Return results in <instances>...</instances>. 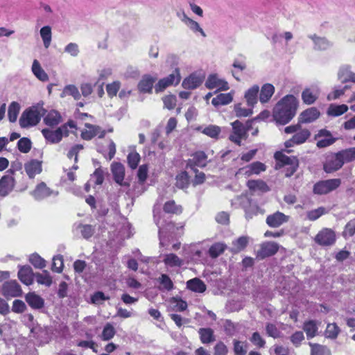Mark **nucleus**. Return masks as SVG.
I'll list each match as a JSON object with an SVG mask.
<instances>
[{"label": "nucleus", "instance_id": "nucleus-46", "mask_svg": "<svg viewBox=\"0 0 355 355\" xmlns=\"http://www.w3.org/2000/svg\"><path fill=\"white\" fill-rule=\"evenodd\" d=\"M247 185L250 190H259L263 192L269 191L268 185L262 180H249Z\"/></svg>", "mask_w": 355, "mask_h": 355}, {"label": "nucleus", "instance_id": "nucleus-7", "mask_svg": "<svg viewBox=\"0 0 355 355\" xmlns=\"http://www.w3.org/2000/svg\"><path fill=\"white\" fill-rule=\"evenodd\" d=\"M180 79L181 76L180 69L176 68L172 73L158 81L155 87V92H161L171 85H178L180 83Z\"/></svg>", "mask_w": 355, "mask_h": 355}, {"label": "nucleus", "instance_id": "nucleus-41", "mask_svg": "<svg viewBox=\"0 0 355 355\" xmlns=\"http://www.w3.org/2000/svg\"><path fill=\"white\" fill-rule=\"evenodd\" d=\"M163 261L169 267H180L184 263L183 260L173 253L166 254Z\"/></svg>", "mask_w": 355, "mask_h": 355}, {"label": "nucleus", "instance_id": "nucleus-30", "mask_svg": "<svg viewBox=\"0 0 355 355\" xmlns=\"http://www.w3.org/2000/svg\"><path fill=\"white\" fill-rule=\"evenodd\" d=\"M44 116V123L50 127H54L58 125L62 122V116L56 110H51Z\"/></svg>", "mask_w": 355, "mask_h": 355}, {"label": "nucleus", "instance_id": "nucleus-43", "mask_svg": "<svg viewBox=\"0 0 355 355\" xmlns=\"http://www.w3.org/2000/svg\"><path fill=\"white\" fill-rule=\"evenodd\" d=\"M198 130H202L201 132L204 135L213 139H217L221 132L220 128L216 125H209L204 128H199Z\"/></svg>", "mask_w": 355, "mask_h": 355}, {"label": "nucleus", "instance_id": "nucleus-44", "mask_svg": "<svg viewBox=\"0 0 355 355\" xmlns=\"http://www.w3.org/2000/svg\"><path fill=\"white\" fill-rule=\"evenodd\" d=\"M164 211L168 214L178 215L182 212V207L177 205L174 200H168L164 205Z\"/></svg>", "mask_w": 355, "mask_h": 355}, {"label": "nucleus", "instance_id": "nucleus-13", "mask_svg": "<svg viewBox=\"0 0 355 355\" xmlns=\"http://www.w3.org/2000/svg\"><path fill=\"white\" fill-rule=\"evenodd\" d=\"M85 126L86 128L81 132V137L84 140H91L96 136H98L99 139H102L105 135V130L98 125L87 123L85 124Z\"/></svg>", "mask_w": 355, "mask_h": 355}, {"label": "nucleus", "instance_id": "nucleus-23", "mask_svg": "<svg viewBox=\"0 0 355 355\" xmlns=\"http://www.w3.org/2000/svg\"><path fill=\"white\" fill-rule=\"evenodd\" d=\"M107 146L97 144V150L102 153L105 159L110 161L116 154V145L112 139L106 141Z\"/></svg>", "mask_w": 355, "mask_h": 355}, {"label": "nucleus", "instance_id": "nucleus-11", "mask_svg": "<svg viewBox=\"0 0 355 355\" xmlns=\"http://www.w3.org/2000/svg\"><path fill=\"white\" fill-rule=\"evenodd\" d=\"M315 241L320 245H331L336 241L335 232L331 229L324 228L315 236Z\"/></svg>", "mask_w": 355, "mask_h": 355}, {"label": "nucleus", "instance_id": "nucleus-21", "mask_svg": "<svg viewBox=\"0 0 355 355\" xmlns=\"http://www.w3.org/2000/svg\"><path fill=\"white\" fill-rule=\"evenodd\" d=\"M320 94V89L317 86L306 88L302 93V99L306 105H311L315 102Z\"/></svg>", "mask_w": 355, "mask_h": 355}, {"label": "nucleus", "instance_id": "nucleus-50", "mask_svg": "<svg viewBox=\"0 0 355 355\" xmlns=\"http://www.w3.org/2000/svg\"><path fill=\"white\" fill-rule=\"evenodd\" d=\"M40 35L43 40L45 48H49L51 42V28L49 26L42 27L40 29Z\"/></svg>", "mask_w": 355, "mask_h": 355}, {"label": "nucleus", "instance_id": "nucleus-51", "mask_svg": "<svg viewBox=\"0 0 355 355\" xmlns=\"http://www.w3.org/2000/svg\"><path fill=\"white\" fill-rule=\"evenodd\" d=\"M344 164L355 160V147L349 148L339 151Z\"/></svg>", "mask_w": 355, "mask_h": 355}, {"label": "nucleus", "instance_id": "nucleus-4", "mask_svg": "<svg viewBox=\"0 0 355 355\" xmlns=\"http://www.w3.org/2000/svg\"><path fill=\"white\" fill-rule=\"evenodd\" d=\"M232 126L233 131L229 138L232 142L241 146V140L245 139L248 137L247 132L251 128V122L248 121L244 125L236 120L232 123Z\"/></svg>", "mask_w": 355, "mask_h": 355}, {"label": "nucleus", "instance_id": "nucleus-54", "mask_svg": "<svg viewBox=\"0 0 355 355\" xmlns=\"http://www.w3.org/2000/svg\"><path fill=\"white\" fill-rule=\"evenodd\" d=\"M19 104L15 101L12 102L9 105L8 115L10 122L16 121L19 112Z\"/></svg>", "mask_w": 355, "mask_h": 355}, {"label": "nucleus", "instance_id": "nucleus-9", "mask_svg": "<svg viewBox=\"0 0 355 355\" xmlns=\"http://www.w3.org/2000/svg\"><path fill=\"white\" fill-rule=\"evenodd\" d=\"M13 171L10 169L6 174L0 179V196L6 197L15 187V178L13 177Z\"/></svg>", "mask_w": 355, "mask_h": 355}, {"label": "nucleus", "instance_id": "nucleus-15", "mask_svg": "<svg viewBox=\"0 0 355 355\" xmlns=\"http://www.w3.org/2000/svg\"><path fill=\"white\" fill-rule=\"evenodd\" d=\"M204 79V73L201 72H194L184 79L182 86L186 89H194L202 83Z\"/></svg>", "mask_w": 355, "mask_h": 355}, {"label": "nucleus", "instance_id": "nucleus-33", "mask_svg": "<svg viewBox=\"0 0 355 355\" xmlns=\"http://www.w3.org/2000/svg\"><path fill=\"white\" fill-rule=\"evenodd\" d=\"M74 230L77 232L80 233L81 236L85 239L91 238L95 232L94 227L87 224H76L74 225Z\"/></svg>", "mask_w": 355, "mask_h": 355}, {"label": "nucleus", "instance_id": "nucleus-20", "mask_svg": "<svg viewBox=\"0 0 355 355\" xmlns=\"http://www.w3.org/2000/svg\"><path fill=\"white\" fill-rule=\"evenodd\" d=\"M279 250L278 245L275 242H266L261 245L260 250L257 252V257L260 259H264L274 255Z\"/></svg>", "mask_w": 355, "mask_h": 355}, {"label": "nucleus", "instance_id": "nucleus-55", "mask_svg": "<svg viewBox=\"0 0 355 355\" xmlns=\"http://www.w3.org/2000/svg\"><path fill=\"white\" fill-rule=\"evenodd\" d=\"M29 261L36 268L42 269L46 266V261L37 253L30 255Z\"/></svg>", "mask_w": 355, "mask_h": 355}, {"label": "nucleus", "instance_id": "nucleus-58", "mask_svg": "<svg viewBox=\"0 0 355 355\" xmlns=\"http://www.w3.org/2000/svg\"><path fill=\"white\" fill-rule=\"evenodd\" d=\"M62 94L65 96H71L75 100H78L80 98V94L78 87L73 85H69L64 87Z\"/></svg>", "mask_w": 355, "mask_h": 355}, {"label": "nucleus", "instance_id": "nucleus-29", "mask_svg": "<svg viewBox=\"0 0 355 355\" xmlns=\"http://www.w3.org/2000/svg\"><path fill=\"white\" fill-rule=\"evenodd\" d=\"M28 304L34 309H40L44 306V300L35 293H28L25 297Z\"/></svg>", "mask_w": 355, "mask_h": 355}, {"label": "nucleus", "instance_id": "nucleus-45", "mask_svg": "<svg viewBox=\"0 0 355 355\" xmlns=\"http://www.w3.org/2000/svg\"><path fill=\"white\" fill-rule=\"evenodd\" d=\"M234 352L235 355H245L248 352V344L245 341L233 340Z\"/></svg>", "mask_w": 355, "mask_h": 355}, {"label": "nucleus", "instance_id": "nucleus-42", "mask_svg": "<svg viewBox=\"0 0 355 355\" xmlns=\"http://www.w3.org/2000/svg\"><path fill=\"white\" fill-rule=\"evenodd\" d=\"M187 288L194 292L203 293L206 290V285L202 280L194 278L187 282Z\"/></svg>", "mask_w": 355, "mask_h": 355}, {"label": "nucleus", "instance_id": "nucleus-26", "mask_svg": "<svg viewBox=\"0 0 355 355\" xmlns=\"http://www.w3.org/2000/svg\"><path fill=\"white\" fill-rule=\"evenodd\" d=\"M111 171L114 181L119 185H123L125 175L124 166L119 162H113L111 165Z\"/></svg>", "mask_w": 355, "mask_h": 355}, {"label": "nucleus", "instance_id": "nucleus-34", "mask_svg": "<svg viewBox=\"0 0 355 355\" xmlns=\"http://www.w3.org/2000/svg\"><path fill=\"white\" fill-rule=\"evenodd\" d=\"M349 107L347 105L330 104L327 110V114L329 116L338 117L347 112Z\"/></svg>", "mask_w": 355, "mask_h": 355}, {"label": "nucleus", "instance_id": "nucleus-47", "mask_svg": "<svg viewBox=\"0 0 355 355\" xmlns=\"http://www.w3.org/2000/svg\"><path fill=\"white\" fill-rule=\"evenodd\" d=\"M226 245L223 243H216L209 249V254L211 258H216L225 250Z\"/></svg>", "mask_w": 355, "mask_h": 355}, {"label": "nucleus", "instance_id": "nucleus-5", "mask_svg": "<svg viewBox=\"0 0 355 355\" xmlns=\"http://www.w3.org/2000/svg\"><path fill=\"white\" fill-rule=\"evenodd\" d=\"M341 180L338 178L321 180L313 186V193L318 195L327 194L340 187Z\"/></svg>", "mask_w": 355, "mask_h": 355}, {"label": "nucleus", "instance_id": "nucleus-38", "mask_svg": "<svg viewBox=\"0 0 355 355\" xmlns=\"http://www.w3.org/2000/svg\"><path fill=\"white\" fill-rule=\"evenodd\" d=\"M32 72L37 79L42 82H46L49 80L47 73L42 68L40 62L37 60H34L33 62Z\"/></svg>", "mask_w": 355, "mask_h": 355}, {"label": "nucleus", "instance_id": "nucleus-57", "mask_svg": "<svg viewBox=\"0 0 355 355\" xmlns=\"http://www.w3.org/2000/svg\"><path fill=\"white\" fill-rule=\"evenodd\" d=\"M72 128V129H77L76 123L75 121L72 120L68 121L66 123L61 125L58 128H57L59 133L61 135V138L62 139L63 137H68L69 134V131L68 128Z\"/></svg>", "mask_w": 355, "mask_h": 355}, {"label": "nucleus", "instance_id": "nucleus-32", "mask_svg": "<svg viewBox=\"0 0 355 355\" xmlns=\"http://www.w3.org/2000/svg\"><path fill=\"white\" fill-rule=\"evenodd\" d=\"M275 93V87L270 83H266L264 84L261 89H260V94H259V101L261 103H268L272 95Z\"/></svg>", "mask_w": 355, "mask_h": 355}, {"label": "nucleus", "instance_id": "nucleus-28", "mask_svg": "<svg viewBox=\"0 0 355 355\" xmlns=\"http://www.w3.org/2000/svg\"><path fill=\"white\" fill-rule=\"evenodd\" d=\"M25 171L30 178H33L35 176L42 171V163L36 159H32L25 164Z\"/></svg>", "mask_w": 355, "mask_h": 355}, {"label": "nucleus", "instance_id": "nucleus-37", "mask_svg": "<svg viewBox=\"0 0 355 355\" xmlns=\"http://www.w3.org/2000/svg\"><path fill=\"white\" fill-rule=\"evenodd\" d=\"M233 101V93H221L211 100V103L215 107L230 103Z\"/></svg>", "mask_w": 355, "mask_h": 355}, {"label": "nucleus", "instance_id": "nucleus-12", "mask_svg": "<svg viewBox=\"0 0 355 355\" xmlns=\"http://www.w3.org/2000/svg\"><path fill=\"white\" fill-rule=\"evenodd\" d=\"M22 291L19 284L15 280L6 282L2 285L1 294L7 299L19 297Z\"/></svg>", "mask_w": 355, "mask_h": 355}, {"label": "nucleus", "instance_id": "nucleus-8", "mask_svg": "<svg viewBox=\"0 0 355 355\" xmlns=\"http://www.w3.org/2000/svg\"><path fill=\"white\" fill-rule=\"evenodd\" d=\"M31 194L35 200L40 201L50 196L56 197L59 193L48 187L46 183L42 182L36 186Z\"/></svg>", "mask_w": 355, "mask_h": 355}, {"label": "nucleus", "instance_id": "nucleus-48", "mask_svg": "<svg viewBox=\"0 0 355 355\" xmlns=\"http://www.w3.org/2000/svg\"><path fill=\"white\" fill-rule=\"evenodd\" d=\"M36 281L40 284L50 286L52 283V279L47 270H43L42 273H36L35 275Z\"/></svg>", "mask_w": 355, "mask_h": 355}, {"label": "nucleus", "instance_id": "nucleus-25", "mask_svg": "<svg viewBox=\"0 0 355 355\" xmlns=\"http://www.w3.org/2000/svg\"><path fill=\"white\" fill-rule=\"evenodd\" d=\"M33 274L32 268L29 266H24L20 268L18 272V277L24 284L28 286L33 284Z\"/></svg>", "mask_w": 355, "mask_h": 355}, {"label": "nucleus", "instance_id": "nucleus-1", "mask_svg": "<svg viewBox=\"0 0 355 355\" xmlns=\"http://www.w3.org/2000/svg\"><path fill=\"white\" fill-rule=\"evenodd\" d=\"M298 105L297 99L293 95H286L275 106L272 116L277 123L285 125L295 116Z\"/></svg>", "mask_w": 355, "mask_h": 355}, {"label": "nucleus", "instance_id": "nucleus-36", "mask_svg": "<svg viewBox=\"0 0 355 355\" xmlns=\"http://www.w3.org/2000/svg\"><path fill=\"white\" fill-rule=\"evenodd\" d=\"M42 135L45 139L51 144H58L61 140V135L58 130H51L49 128H44L42 130Z\"/></svg>", "mask_w": 355, "mask_h": 355}, {"label": "nucleus", "instance_id": "nucleus-49", "mask_svg": "<svg viewBox=\"0 0 355 355\" xmlns=\"http://www.w3.org/2000/svg\"><path fill=\"white\" fill-rule=\"evenodd\" d=\"M311 347V355H331L329 349L319 344L310 343Z\"/></svg>", "mask_w": 355, "mask_h": 355}, {"label": "nucleus", "instance_id": "nucleus-53", "mask_svg": "<svg viewBox=\"0 0 355 355\" xmlns=\"http://www.w3.org/2000/svg\"><path fill=\"white\" fill-rule=\"evenodd\" d=\"M248 243V237L241 236L232 242V251L238 252L243 250Z\"/></svg>", "mask_w": 355, "mask_h": 355}, {"label": "nucleus", "instance_id": "nucleus-18", "mask_svg": "<svg viewBox=\"0 0 355 355\" xmlns=\"http://www.w3.org/2000/svg\"><path fill=\"white\" fill-rule=\"evenodd\" d=\"M308 37L312 40L313 47L315 51H326L333 45L332 42L326 37L318 36L316 34H309Z\"/></svg>", "mask_w": 355, "mask_h": 355}, {"label": "nucleus", "instance_id": "nucleus-24", "mask_svg": "<svg viewBox=\"0 0 355 355\" xmlns=\"http://www.w3.org/2000/svg\"><path fill=\"white\" fill-rule=\"evenodd\" d=\"M266 169V166L264 164L260 162H255L243 167L240 169L244 175L246 176H250L253 174L258 175L262 171H265Z\"/></svg>", "mask_w": 355, "mask_h": 355}, {"label": "nucleus", "instance_id": "nucleus-3", "mask_svg": "<svg viewBox=\"0 0 355 355\" xmlns=\"http://www.w3.org/2000/svg\"><path fill=\"white\" fill-rule=\"evenodd\" d=\"M277 164L276 168L284 167L286 177H291L296 171L298 167V159L294 157H288L281 152L275 154Z\"/></svg>", "mask_w": 355, "mask_h": 355}, {"label": "nucleus", "instance_id": "nucleus-63", "mask_svg": "<svg viewBox=\"0 0 355 355\" xmlns=\"http://www.w3.org/2000/svg\"><path fill=\"white\" fill-rule=\"evenodd\" d=\"M121 87V83L119 81H114L112 83L107 84L106 86V91L107 95L112 98L116 96Z\"/></svg>", "mask_w": 355, "mask_h": 355}, {"label": "nucleus", "instance_id": "nucleus-22", "mask_svg": "<svg viewBox=\"0 0 355 355\" xmlns=\"http://www.w3.org/2000/svg\"><path fill=\"white\" fill-rule=\"evenodd\" d=\"M338 78L343 83L349 81L355 83V73L352 71L349 65L344 64L338 69Z\"/></svg>", "mask_w": 355, "mask_h": 355}, {"label": "nucleus", "instance_id": "nucleus-64", "mask_svg": "<svg viewBox=\"0 0 355 355\" xmlns=\"http://www.w3.org/2000/svg\"><path fill=\"white\" fill-rule=\"evenodd\" d=\"M234 112L238 117H246L252 114V109L243 107L241 103H238L234 105Z\"/></svg>", "mask_w": 355, "mask_h": 355}, {"label": "nucleus", "instance_id": "nucleus-62", "mask_svg": "<svg viewBox=\"0 0 355 355\" xmlns=\"http://www.w3.org/2000/svg\"><path fill=\"white\" fill-rule=\"evenodd\" d=\"M17 147L20 152L27 153L31 148V141L29 139L23 137L18 141Z\"/></svg>", "mask_w": 355, "mask_h": 355}, {"label": "nucleus", "instance_id": "nucleus-61", "mask_svg": "<svg viewBox=\"0 0 355 355\" xmlns=\"http://www.w3.org/2000/svg\"><path fill=\"white\" fill-rule=\"evenodd\" d=\"M185 25L194 33H200V35L205 37L207 35L205 33V31H203V29L200 27V24L194 21L193 19H190L186 24Z\"/></svg>", "mask_w": 355, "mask_h": 355}, {"label": "nucleus", "instance_id": "nucleus-27", "mask_svg": "<svg viewBox=\"0 0 355 355\" xmlns=\"http://www.w3.org/2000/svg\"><path fill=\"white\" fill-rule=\"evenodd\" d=\"M320 116V112L315 107L309 108L302 112L300 116V122L303 123H311Z\"/></svg>", "mask_w": 355, "mask_h": 355}, {"label": "nucleus", "instance_id": "nucleus-35", "mask_svg": "<svg viewBox=\"0 0 355 355\" xmlns=\"http://www.w3.org/2000/svg\"><path fill=\"white\" fill-rule=\"evenodd\" d=\"M155 79L150 76H144L138 84V89L141 92L150 93Z\"/></svg>", "mask_w": 355, "mask_h": 355}, {"label": "nucleus", "instance_id": "nucleus-2", "mask_svg": "<svg viewBox=\"0 0 355 355\" xmlns=\"http://www.w3.org/2000/svg\"><path fill=\"white\" fill-rule=\"evenodd\" d=\"M43 103H37L26 110L19 119V124L21 128H28L36 125L41 117L44 116L46 110L43 107Z\"/></svg>", "mask_w": 355, "mask_h": 355}, {"label": "nucleus", "instance_id": "nucleus-31", "mask_svg": "<svg viewBox=\"0 0 355 355\" xmlns=\"http://www.w3.org/2000/svg\"><path fill=\"white\" fill-rule=\"evenodd\" d=\"M259 92V87L257 85L250 87L245 93V98L247 104L250 107H254L258 101V94Z\"/></svg>", "mask_w": 355, "mask_h": 355}, {"label": "nucleus", "instance_id": "nucleus-16", "mask_svg": "<svg viewBox=\"0 0 355 355\" xmlns=\"http://www.w3.org/2000/svg\"><path fill=\"white\" fill-rule=\"evenodd\" d=\"M240 203L245 211V218L247 219H250L257 214L259 207L252 199L247 196H242L240 198Z\"/></svg>", "mask_w": 355, "mask_h": 355}, {"label": "nucleus", "instance_id": "nucleus-10", "mask_svg": "<svg viewBox=\"0 0 355 355\" xmlns=\"http://www.w3.org/2000/svg\"><path fill=\"white\" fill-rule=\"evenodd\" d=\"M205 86L207 89L220 91H227L230 89L228 83L223 78H220L217 74H210L206 82Z\"/></svg>", "mask_w": 355, "mask_h": 355}, {"label": "nucleus", "instance_id": "nucleus-17", "mask_svg": "<svg viewBox=\"0 0 355 355\" xmlns=\"http://www.w3.org/2000/svg\"><path fill=\"white\" fill-rule=\"evenodd\" d=\"M289 216L285 215L284 213L280 211H276L272 214H270L266 217V224L272 228H277L280 227L284 223L288 221Z\"/></svg>", "mask_w": 355, "mask_h": 355}, {"label": "nucleus", "instance_id": "nucleus-6", "mask_svg": "<svg viewBox=\"0 0 355 355\" xmlns=\"http://www.w3.org/2000/svg\"><path fill=\"white\" fill-rule=\"evenodd\" d=\"M343 160L340 155L339 151L336 153H331L326 157L323 164V169L327 173L337 171L343 166Z\"/></svg>", "mask_w": 355, "mask_h": 355}, {"label": "nucleus", "instance_id": "nucleus-52", "mask_svg": "<svg viewBox=\"0 0 355 355\" xmlns=\"http://www.w3.org/2000/svg\"><path fill=\"white\" fill-rule=\"evenodd\" d=\"M340 331V328L336 323H329L324 331V335L328 338L335 339L337 338Z\"/></svg>", "mask_w": 355, "mask_h": 355}, {"label": "nucleus", "instance_id": "nucleus-40", "mask_svg": "<svg viewBox=\"0 0 355 355\" xmlns=\"http://www.w3.org/2000/svg\"><path fill=\"white\" fill-rule=\"evenodd\" d=\"M198 334L202 343H210L215 340L214 331L211 328H200Z\"/></svg>", "mask_w": 355, "mask_h": 355}, {"label": "nucleus", "instance_id": "nucleus-56", "mask_svg": "<svg viewBox=\"0 0 355 355\" xmlns=\"http://www.w3.org/2000/svg\"><path fill=\"white\" fill-rule=\"evenodd\" d=\"M115 334L116 331L114 327L111 324L107 323L103 328L101 338L103 340L107 341L112 339Z\"/></svg>", "mask_w": 355, "mask_h": 355}, {"label": "nucleus", "instance_id": "nucleus-19", "mask_svg": "<svg viewBox=\"0 0 355 355\" xmlns=\"http://www.w3.org/2000/svg\"><path fill=\"white\" fill-rule=\"evenodd\" d=\"M207 157L203 151H198L192 155V158L188 160L187 167L194 170L196 166L200 168L207 165Z\"/></svg>", "mask_w": 355, "mask_h": 355}, {"label": "nucleus", "instance_id": "nucleus-60", "mask_svg": "<svg viewBox=\"0 0 355 355\" xmlns=\"http://www.w3.org/2000/svg\"><path fill=\"white\" fill-rule=\"evenodd\" d=\"M64 266L63 257L61 255H56L53 258L51 270L53 272L60 273L62 271Z\"/></svg>", "mask_w": 355, "mask_h": 355}, {"label": "nucleus", "instance_id": "nucleus-59", "mask_svg": "<svg viewBox=\"0 0 355 355\" xmlns=\"http://www.w3.org/2000/svg\"><path fill=\"white\" fill-rule=\"evenodd\" d=\"M189 185V176L187 172L184 171L176 177V187L180 189H184Z\"/></svg>", "mask_w": 355, "mask_h": 355}, {"label": "nucleus", "instance_id": "nucleus-14", "mask_svg": "<svg viewBox=\"0 0 355 355\" xmlns=\"http://www.w3.org/2000/svg\"><path fill=\"white\" fill-rule=\"evenodd\" d=\"M310 136L311 132L308 129H303L301 128L293 135L292 138L285 141L284 146L286 148H288L295 145L304 144L310 137Z\"/></svg>", "mask_w": 355, "mask_h": 355}, {"label": "nucleus", "instance_id": "nucleus-39", "mask_svg": "<svg viewBox=\"0 0 355 355\" xmlns=\"http://www.w3.org/2000/svg\"><path fill=\"white\" fill-rule=\"evenodd\" d=\"M303 329L306 334L307 338H312L316 336L318 327L315 320H309L304 323Z\"/></svg>", "mask_w": 355, "mask_h": 355}]
</instances>
